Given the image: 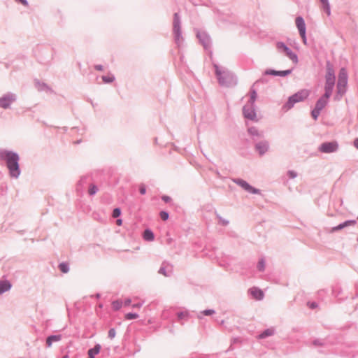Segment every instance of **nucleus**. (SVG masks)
<instances>
[{
    "instance_id": "dca6fc26",
    "label": "nucleus",
    "mask_w": 358,
    "mask_h": 358,
    "mask_svg": "<svg viewBox=\"0 0 358 358\" xmlns=\"http://www.w3.org/2000/svg\"><path fill=\"white\" fill-rule=\"evenodd\" d=\"M356 223H357L356 220H346L344 222L341 223L334 227H332L331 229L330 230V231L331 233H334L337 231L341 230L348 226H355L356 224Z\"/></svg>"
},
{
    "instance_id": "c9c22d12",
    "label": "nucleus",
    "mask_w": 358,
    "mask_h": 358,
    "mask_svg": "<svg viewBox=\"0 0 358 358\" xmlns=\"http://www.w3.org/2000/svg\"><path fill=\"white\" fill-rule=\"evenodd\" d=\"M216 217L219 220V223L223 226H227L229 224V222L224 218H222L218 213H216Z\"/></svg>"
},
{
    "instance_id": "aec40b11",
    "label": "nucleus",
    "mask_w": 358,
    "mask_h": 358,
    "mask_svg": "<svg viewBox=\"0 0 358 358\" xmlns=\"http://www.w3.org/2000/svg\"><path fill=\"white\" fill-rule=\"evenodd\" d=\"M12 287V284L8 280H0V295L3 294L6 292L9 291Z\"/></svg>"
},
{
    "instance_id": "423d86ee",
    "label": "nucleus",
    "mask_w": 358,
    "mask_h": 358,
    "mask_svg": "<svg viewBox=\"0 0 358 358\" xmlns=\"http://www.w3.org/2000/svg\"><path fill=\"white\" fill-rule=\"evenodd\" d=\"M338 150V143L336 141L322 143L318 148L322 153H333Z\"/></svg>"
},
{
    "instance_id": "8fccbe9b",
    "label": "nucleus",
    "mask_w": 358,
    "mask_h": 358,
    "mask_svg": "<svg viewBox=\"0 0 358 358\" xmlns=\"http://www.w3.org/2000/svg\"><path fill=\"white\" fill-rule=\"evenodd\" d=\"M15 1H17V2H20V3H22L24 6H29V3H28L27 0H15Z\"/></svg>"
},
{
    "instance_id": "6e6d98bb",
    "label": "nucleus",
    "mask_w": 358,
    "mask_h": 358,
    "mask_svg": "<svg viewBox=\"0 0 358 358\" xmlns=\"http://www.w3.org/2000/svg\"><path fill=\"white\" fill-rule=\"evenodd\" d=\"M143 306V303H134L132 305V307L133 308H141V306Z\"/></svg>"
},
{
    "instance_id": "473e14b6",
    "label": "nucleus",
    "mask_w": 358,
    "mask_h": 358,
    "mask_svg": "<svg viewBox=\"0 0 358 358\" xmlns=\"http://www.w3.org/2000/svg\"><path fill=\"white\" fill-rule=\"evenodd\" d=\"M112 306L115 310H118L122 308V302L120 300H115L113 301Z\"/></svg>"
},
{
    "instance_id": "49530a36",
    "label": "nucleus",
    "mask_w": 358,
    "mask_h": 358,
    "mask_svg": "<svg viewBox=\"0 0 358 358\" xmlns=\"http://www.w3.org/2000/svg\"><path fill=\"white\" fill-rule=\"evenodd\" d=\"M139 192L141 194H145L146 193V188H145V185L142 184L140 185Z\"/></svg>"
},
{
    "instance_id": "39448f33",
    "label": "nucleus",
    "mask_w": 358,
    "mask_h": 358,
    "mask_svg": "<svg viewBox=\"0 0 358 358\" xmlns=\"http://www.w3.org/2000/svg\"><path fill=\"white\" fill-rule=\"evenodd\" d=\"M17 100V95L13 92H8L0 97V108H10V105Z\"/></svg>"
},
{
    "instance_id": "4468645a",
    "label": "nucleus",
    "mask_w": 358,
    "mask_h": 358,
    "mask_svg": "<svg viewBox=\"0 0 358 358\" xmlns=\"http://www.w3.org/2000/svg\"><path fill=\"white\" fill-rule=\"evenodd\" d=\"M292 72V69H287L285 71H276L274 69H267L264 71L265 75H271L275 76H281L285 77L287 76Z\"/></svg>"
},
{
    "instance_id": "9d476101",
    "label": "nucleus",
    "mask_w": 358,
    "mask_h": 358,
    "mask_svg": "<svg viewBox=\"0 0 358 358\" xmlns=\"http://www.w3.org/2000/svg\"><path fill=\"white\" fill-rule=\"evenodd\" d=\"M269 142L267 140L262 139L255 143V150L259 156H263L269 150Z\"/></svg>"
},
{
    "instance_id": "e2e57ef3",
    "label": "nucleus",
    "mask_w": 358,
    "mask_h": 358,
    "mask_svg": "<svg viewBox=\"0 0 358 358\" xmlns=\"http://www.w3.org/2000/svg\"><path fill=\"white\" fill-rule=\"evenodd\" d=\"M62 358H69L68 355H64Z\"/></svg>"
},
{
    "instance_id": "9b49d317",
    "label": "nucleus",
    "mask_w": 358,
    "mask_h": 358,
    "mask_svg": "<svg viewBox=\"0 0 358 358\" xmlns=\"http://www.w3.org/2000/svg\"><path fill=\"white\" fill-rule=\"evenodd\" d=\"M196 36L204 49L208 50L211 48V39L208 34L205 31H198Z\"/></svg>"
},
{
    "instance_id": "79ce46f5",
    "label": "nucleus",
    "mask_w": 358,
    "mask_h": 358,
    "mask_svg": "<svg viewBox=\"0 0 358 358\" xmlns=\"http://www.w3.org/2000/svg\"><path fill=\"white\" fill-rule=\"evenodd\" d=\"M116 335V331L114 328H111L109 329L108 331V337L110 338V339H113L115 338Z\"/></svg>"
},
{
    "instance_id": "5701e85b",
    "label": "nucleus",
    "mask_w": 358,
    "mask_h": 358,
    "mask_svg": "<svg viewBox=\"0 0 358 358\" xmlns=\"http://www.w3.org/2000/svg\"><path fill=\"white\" fill-rule=\"evenodd\" d=\"M299 103V101H296V99H295L294 97L290 96L288 98L287 101L283 105L282 109L285 110H289L291 108H292L295 103Z\"/></svg>"
},
{
    "instance_id": "20e7f679",
    "label": "nucleus",
    "mask_w": 358,
    "mask_h": 358,
    "mask_svg": "<svg viewBox=\"0 0 358 358\" xmlns=\"http://www.w3.org/2000/svg\"><path fill=\"white\" fill-rule=\"evenodd\" d=\"M276 48L279 52H283L293 62H298V57L296 53L283 42L279 41L276 43Z\"/></svg>"
},
{
    "instance_id": "bf43d9fd",
    "label": "nucleus",
    "mask_w": 358,
    "mask_h": 358,
    "mask_svg": "<svg viewBox=\"0 0 358 358\" xmlns=\"http://www.w3.org/2000/svg\"><path fill=\"white\" fill-rule=\"evenodd\" d=\"M320 2L322 3H322H327V1H329V0H320Z\"/></svg>"
},
{
    "instance_id": "6ab92c4d",
    "label": "nucleus",
    "mask_w": 358,
    "mask_h": 358,
    "mask_svg": "<svg viewBox=\"0 0 358 358\" xmlns=\"http://www.w3.org/2000/svg\"><path fill=\"white\" fill-rule=\"evenodd\" d=\"M308 95L309 92L307 90H302L294 94L292 96L296 99V101L301 102L305 100Z\"/></svg>"
},
{
    "instance_id": "3c124183",
    "label": "nucleus",
    "mask_w": 358,
    "mask_h": 358,
    "mask_svg": "<svg viewBox=\"0 0 358 358\" xmlns=\"http://www.w3.org/2000/svg\"><path fill=\"white\" fill-rule=\"evenodd\" d=\"M308 304L311 309H314L317 307V303L316 302H311L308 303Z\"/></svg>"
},
{
    "instance_id": "72a5a7b5",
    "label": "nucleus",
    "mask_w": 358,
    "mask_h": 358,
    "mask_svg": "<svg viewBox=\"0 0 358 358\" xmlns=\"http://www.w3.org/2000/svg\"><path fill=\"white\" fill-rule=\"evenodd\" d=\"M322 7L324 10V12L327 13L328 16L331 15V8H330V4L329 2L327 1V3H322Z\"/></svg>"
},
{
    "instance_id": "de8ad7c7",
    "label": "nucleus",
    "mask_w": 358,
    "mask_h": 358,
    "mask_svg": "<svg viewBox=\"0 0 358 358\" xmlns=\"http://www.w3.org/2000/svg\"><path fill=\"white\" fill-rule=\"evenodd\" d=\"M313 345L315 346H322V345H323V343L321 340L316 339L313 341Z\"/></svg>"
},
{
    "instance_id": "1a4fd4ad",
    "label": "nucleus",
    "mask_w": 358,
    "mask_h": 358,
    "mask_svg": "<svg viewBox=\"0 0 358 358\" xmlns=\"http://www.w3.org/2000/svg\"><path fill=\"white\" fill-rule=\"evenodd\" d=\"M255 105L250 104L249 103L245 105L243 108V113L245 118L252 121H258L257 114L255 108Z\"/></svg>"
},
{
    "instance_id": "864d4df0",
    "label": "nucleus",
    "mask_w": 358,
    "mask_h": 358,
    "mask_svg": "<svg viewBox=\"0 0 358 358\" xmlns=\"http://www.w3.org/2000/svg\"><path fill=\"white\" fill-rule=\"evenodd\" d=\"M94 69L97 71H103V66L101 64H96L94 66Z\"/></svg>"
},
{
    "instance_id": "6e6552de",
    "label": "nucleus",
    "mask_w": 358,
    "mask_h": 358,
    "mask_svg": "<svg viewBox=\"0 0 358 358\" xmlns=\"http://www.w3.org/2000/svg\"><path fill=\"white\" fill-rule=\"evenodd\" d=\"M327 73L325 76V85H335V72L333 65L329 61L327 62L326 64Z\"/></svg>"
},
{
    "instance_id": "393cba45",
    "label": "nucleus",
    "mask_w": 358,
    "mask_h": 358,
    "mask_svg": "<svg viewBox=\"0 0 358 358\" xmlns=\"http://www.w3.org/2000/svg\"><path fill=\"white\" fill-rule=\"evenodd\" d=\"M101 345L96 344L92 348H90L87 353H88V357L87 358H94V356L99 353L101 350Z\"/></svg>"
},
{
    "instance_id": "f03ea898",
    "label": "nucleus",
    "mask_w": 358,
    "mask_h": 358,
    "mask_svg": "<svg viewBox=\"0 0 358 358\" xmlns=\"http://www.w3.org/2000/svg\"><path fill=\"white\" fill-rule=\"evenodd\" d=\"M214 68L215 75L220 85L230 87L236 84V78L234 73L227 70L222 71L217 64H214Z\"/></svg>"
},
{
    "instance_id": "7ed1b4c3",
    "label": "nucleus",
    "mask_w": 358,
    "mask_h": 358,
    "mask_svg": "<svg viewBox=\"0 0 358 358\" xmlns=\"http://www.w3.org/2000/svg\"><path fill=\"white\" fill-rule=\"evenodd\" d=\"M173 32L174 35L175 43L180 46L183 41V37L181 32V21L180 15L178 13L173 15Z\"/></svg>"
},
{
    "instance_id": "f704fd0d",
    "label": "nucleus",
    "mask_w": 358,
    "mask_h": 358,
    "mask_svg": "<svg viewBox=\"0 0 358 358\" xmlns=\"http://www.w3.org/2000/svg\"><path fill=\"white\" fill-rule=\"evenodd\" d=\"M321 111L322 110H320V109H317V108H316L315 107V108L311 111V116H312V117L315 120H317V118H318Z\"/></svg>"
},
{
    "instance_id": "ddd939ff",
    "label": "nucleus",
    "mask_w": 358,
    "mask_h": 358,
    "mask_svg": "<svg viewBox=\"0 0 358 358\" xmlns=\"http://www.w3.org/2000/svg\"><path fill=\"white\" fill-rule=\"evenodd\" d=\"M158 273L166 277H169L173 273V266L167 262H163Z\"/></svg>"
},
{
    "instance_id": "412c9836",
    "label": "nucleus",
    "mask_w": 358,
    "mask_h": 358,
    "mask_svg": "<svg viewBox=\"0 0 358 358\" xmlns=\"http://www.w3.org/2000/svg\"><path fill=\"white\" fill-rule=\"evenodd\" d=\"M251 295L257 300H261L264 298L263 292L257 287H252L250 289Z\"/></svg>"
},
{
    "instance_id": "69168bd1",
    "label": "nucleus",
    "mask_w": 358,
    "mask_h": 358,
    "mask_svg": "<svg viewBox=\"0 0 358 358\" xmlns=\"http://www.w3.org/2000/svg\"><path fill=\"white\" fill-rule=\"evenodd\" d=\"M357 242H358V238H357Z\"/></svg>"
},
{
    "instance_id": "603ef678",
    "label": "nucleus",
    "mask_w": 358,
    "mask_h": 358,
    "mask_svg": "<svg viewBox=\"0 0 358 358\" xmlns=\"http://www.w3.org/2000/svg\"><path fill=\"white\" fill-rule=\"evenodd\" d=\"M306 32H303V34H299L302 40H303V42L306 44V41H307V39H306Z\"/></svg>"
},
{
    "instance_id": "a878e982",
    "label": "nucleus",
    "mask_w": 358,
    "mask_h": 358,
    "mask_svg": "<svg viewBox=\"0 0 358 358\" xmlns=\"http://www.w3.org/2000/svg\"><path fill=\"white\" fill-rule=\"evenodd\" d=\"M143 237L145 241H152L155 238V235L151 229H146L143 231Z\"/></svg>"
},
{
    "instance_id": "2f4dec72",
    "label": "nucleus",
    "mask_w": 358,
    "mask_h": 358,
    "mask_svg": "<svg viewBox=\"0 0 358 358\" xmlns=\"http://www.w3.org/2000/svg\"><path fill=\"white\" fill-rule=\"evenodd\" d=\"M266 262L264 258H261L257 263V269L259 271H264L265 270Z\"/></svg>"
},
{
    "instance_id": "e433bc0d",
    "label": "nucleus",
    "mask_w": 358,
    "mask_h": 358,
    "mask_svg": "<svg viewBox=\"0 0 358 358\" xmlns=\"http://www.w3.org/2000/svg\"><path fill=\"white\" fill-rule=\"evenodd\" d=\"M138 317V315L135 313H129L125 315V319L128 320H134Z\"/></svg>"
},
{
    "instance_id": "a19ab883",
    "label": "nucleus",
    "mask_w": 358,
    "mask_h": 358,
    "mask_svg": "<svg viewBox=\"0 0 358 358\" xmlns=\"http://www.w3.org/2000/svg\"><path fill=\"white\" fill-rule=\"evenodd\" d=\"M121 215V210L120 208H115L113 211V213H112V216L114 217V218H117L118 217H120Z\"/></svg>"
},
{
    "instance_id": "a18cd8bd",
    "label": "nucleus",
    "mask_w": 358,
    "mask_h": 358,
    "mask_svg": "<svg viewBox=\"0 0 358 358\" xmlns=\"http://www.w3.org/2000/svg\"><path fill=\"white\" fill-rule=\"evenodd\" d=\"M202 313L205 315H211L215 313V310L213 309H207L202 312Z\"/></svg>"
},
{
    "instance_id": "37998d69",
    "label": "nucleus",
    "mask_w": 358,
    "mask_h": 358,
    "mask_svg": "<svg viewBox=\"0 0 358 358\" xmlns=\"http://www.w3.org/2000/svg\"><path fill=\"white\" fill-rule=\"evenodd\" d=\"M287 175L290 178H295L297 176V173L294 171L290 170L288 171Z\"/></svg>"
},
{
    "instance_id": "0eeeda50",
    "label": "nucleus",
    "mask_w": 358,
    "mask_h": 358,
    "mask_svg": "<svg viewBox=\"0 0 358 358\" xmlns=\"http://www.w3.org/2000/svg\"><path fill=\"white\" fill-rule=\"evenodd\" d=\"M233 182L250 194H259L261 193V190L259 189L252 187L243 179L234 178L233 179Z\"/></svg>"
},
{
    "instance_id": "13d9d810",
    "label": "nucleus",
    "mask_w": 358,
    "mask_h": 358,
    "mask_svg": "<svg viewBox=\"0 0 358 358\" xmlns=\"http://www.w3.org/2000/svg\"><path fill=\"white\" fill-rule=\"evenodd\" d=\"M122 220H121V219L117 220V224H118V225L122 224Z\"/></svg>"
},
{
    "instance_id": "ea45409f",
    "label": "nucleus",
    "mask_w": 358,
    "mask_h": 358,
    "mask_svg": "<svg viewBox=\"0 0 358 358\" xmlns=\"http://www.w3.org/2000/svg\"><path fill=\"white\" fill-rule=\"evenodd\" d=\"M160 217L162 220L166 221L169 219V213L164 210H162L159 213Z\"/></svg>"
},
{
    "instance_id": "f3484780",
    "label": "nucleus",
    "mask_w": 358,
    "mask_h": 358,
    "mask_svg": "<svg viewBox=\"0 0 358 358\" xmlns=\"http://www.w3.org/2000/svg\"><path fill=\"white\" fill-rule=\"evenodd\" d=\"M34 83H35V87L37 88V90L39 92L45 91V92H50V93L54 92L52 89L45 83L41 82L38 80H36Z\"/></svg>"
},
{
    "instance_id": "0e129e2a",
    "label": "nucleus",
    "mask_w": 358,
    "mask_h": 358,
    "mask_svg": "<svg viewBox=\"0 0 358 358\" xmlns=\"http://www.w3.org/2000/svg\"><path fill=\"white\" fill-rule=\"evenodd\" d=\"M80 142V141H78L76 142V143H79Z\"/></svg>"
},
{
    "instance_id": "c85d7f7f",
    "label": "nucleus",
    "mask_w": 358,
    "mask_h": 358,
    "mask_svg": "<svg viewBox=\"0 0 358 358\" xmlns=\"http://www.w3.org/2000/svg\"><path fill=\"white\" fill-rule=\"evenodd\" d=\"M334 85H324V94L322 96L324 99H329L331 96Z\"/></svg>"
},
{
    "instance_id": "052dcab7",
    "label": "nucleus",
    "mask_w": 358,
    "mask_h": 358,
    "mask_svg": "<svg viewBox=\"0 0 358 358\" xmlns=\"http://www.w3.org/2000/svg\"><path fill=\"white\" fill-rule=\"evenodd\" d=\"M262 79L257 80V81L254 83V85H256V84H257V83H259V82H262Z\"/></svg>"
},
{
    "instance_id": "f8f14e48",
    "label": "nucleus",
    "mask_w": 358,
    "mask_h": 358,
    "mask_svg": "<svg viewBox=\"0 0 358 358\" xmlns=\"http://www.w3.org/2000/svg\"><path fill=\"white\" fill-rule=\"evenodd\" d=\"M248 133L251 136L252 141L255 143L262 140L264 137L263 131H259L255 127H250L248 129Z\"/></svg>"
},
{
    "instance_id": "2eb2a0df",
    "label": "nucleus",
    "mask_w": 358,
    "mask_h": 358,
    "mask_svg": "<svg viewBox=\"0 0 358 358\" xmlns=\"http://www.w3.org/2000/svg\"><path fill=\"white\" fill-rule=\"evenodd\" d=\"M348 73L345 68H341L338 73L337 85L347 86L348 84Z\"/></svg>"
},
{
    "instance_id": "4d7b16f0",
    "label": "nucleus",
    "mask_w": 358,
    "mask_h": 358,
    "mask_svg": "<svg viewBox=\"0 0 358 358\" xmlns=\"http://www.w3.org/2000/svg\"><path fill=\"white\" fill-rule=\"evenodd\" d=\"M354 145L355 147L358 149V138H355L354 141Z\"/></svg>"
},
{
    "instance_id": "58836bf2",
    "label": "nucleus",
    "mask_w": 358,
    "mask_h": 358,
    "mask_svg": "<svg viewBox=\"0 0 358 358\" xmlns=\"http://www.w3.org/2000/svg\"><path fill=\"white\" fill-rule=\"evenodd\" d=\"M98 192V187L95 185H91L89 188V194L92 196Z\"/></svg>"
},
{
    "instance_id": "a211bd4d",
    "label": "nucleus",
    "mask_w": 358,
    "mask_h": 358,
    "mask_svg": "<svg viewBox=\"0 0 358 358\" xmlns=\"http://www.w3.org/2000/svg\"><path fill=\"white\" fill-rule=\"evenodd\" d=\"M295 23L299 34H303V32L306 31V23L301 16H298L296 17Z\"/></svg>"
},
{
    "instance_id": "5fc2aeb1",
    "label": "nucleus",
    "mask_w": 358,
    "mask_h": 358,
    "mask_svg": "<svg viewBox=\"0 0 358 358\" xmlns=\"http://www.w3.org/2000/svg\"><path fill=\"white\" fill-rule=\"evenodd\" d=\"M131 300L130 299H127L124 301V306H129L131 304Z\"/></svg>"
},
{
    "instance_id": "7c9ffc66",
    "label": "nucleus",
    "mask_w": 358,
    "mask_h": 358,
    "mask_svg": "<svg viewBox=\"0 0 358 358\" xmlns=\"http://www.w3.org/2000/svg\"><path fill=\"white\" fill-rule=\"evenodd\" d=\"M59 268L64 273H66L69 271V266L66 262L60 263L59 264Z\"/></svg>"
},
{
    "instance_id": "09e8293b",
    "label": "nucleus",
    "mask_w": 358,
    "mask_h": 358,
    "mask_svg": "<svg viewBox=\"0 0 358 358\" xmlns=\"http://www.w3.org/2000/svg\"><path fill=\"white\" fill-rule=\"evenodd\" d=\"M162 199L164 202L168 203V202L171 201V198L170 196H169L164 195V196H162Z\"/></svg>"
},
{
    "instance_id": "bb28decb",
    "label": "nucleus",
    "mask_w": 358,
    "mask_h": 358,
    "mask_svg": "<svg viewBox=\"0 0 358 358\" xmlns=\"http://www.w3.org/2000/svg\"><path fill=\"white\" fill-rule=\"evenodd\" d=\"M275 333V330L272 328L266 329L263 331L260 334L258 335L257 338L259 339H264L266 337L273 336Z\"/></svg>"
},
{
    "instance_id": "cd10ccee",
    "label": "nucleus",
    "mask_w": 358,
    "mask_h": 358,
    "mask_svg": "<svg viewBox=\"0 0 358 358\" xmlns=\"http://www.w3.org/2000/svg\"><path fill=\"white\" fill-rule=\"evenodd\" d=\"M328 103V99L321 96L316 102L315 108L322 110Z\"/></svg>"
},
{
    "instance_id": "f257e3e1",
    "label": "nucleus",
    "mask_w": 358,
    "mask_h": 358,
    "mask_svg": "<svg viewBox=\"0 0 358 358\" xmlns=\"http://www.w3.org/2000/svg\"><path fill=\"white\" fill-rule=\"evenodd\" d=\"M0 159L6 162L10 176L13 178H18L21 173L19 155L13 151L0 149Z\"/></svg>"
},
{
    "instance_id": "4be33fe9",
    "label": "nucleus",
    "mask_w": 358,
    "mask_h": 358,
    "mask_svg": "<svg viewBox=\"0 0 358 358\" xmlns=\"http://www.w3.org/2000/svg\"><path fill=\"white\" fill-rule=\"evenodd\" d=\"M61 339L62 335L60 334L49 336L46 338V345L47 347L50 348L53 342H58L61 341Z\"/></svg>"
},
{
    "instance_id": "680f3d73",
    "label": "nucleus",
    "mask_w": 358,
    "mask_h": 358,
    "mask_svg": "<svg viewBox=\"0 0 358 358\" xmlns=\"http://www.w3.org/2000/svg\"><path fill=\"white\" fill-rule=\"evenodd\" d=\"M96 298H99V297H100V294H96Z\"/></svg>"
},
{
    "instance_id": "c756f323",
    "label": "nucleus",
    "mask_w": 358,
    "mask_h": 358,
    "mask_svg": "<svg viewBox=\"0 0 358 358\" xmlns=\"http://www.w3.org/2000/svg\"><path fill=\"white\" fill-rule=\"evenodd\" d=\"M257 96V92L255 89H253V87H252L250 89V98L248 103L250 104L254 105L255 102L256 101Z\"/></svg>"
},
{
    "instance_id": "c03bdc74",
    "label": "nucleus",
    "mask_w": 358,
    "mask_h": 358,
    "mask_svg": "<svg viewBox=\"0 0 358 358\" xmlns=\"http://www.w3.org/2000/svg\"><path fill=\"white\" fill-rule=\"evenodd\" d=\"M187 312H179L178 313L177 315H178V317L179 320H182L183 318H185V317L187 316Z\"/></svg>"
},
{
    "instance_id": "b1692460",
    "label": "nucleus",
    "mask_w": 358,
    "mask_h": 358,
    "mask_svg": "<svg viewBox=\"0 0 358 358\" xmlns=\"http://www.w3.org/2000/svg\"><path fill=\"white\" fill-rule=\"evenodd\" d=\"M346 87L344 85H336V95L335 99L340 100L346 92Z\"/></svg>"
},
{
    "instance_id": "4c0bfd02",
    "label": "nucleus",
    "mask_w": 358,
    "mask_h": 358,
    "mask_svg": "<svg viewBox=\"0 0 358 358\" xmlns=\"http://www.w3.org/2000/svg\"><path fill=\"white\" fill-rule=\"evenodd\" d=\"M102 80L105 83H110L115 80V77L113 76H103Z\"/></svg>"
}]
</instances>
